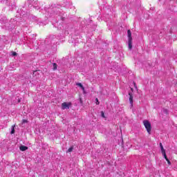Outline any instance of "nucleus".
Instances as JSON below:
<instances>
[{
  "instance_id": "12",
  "label": "nucleus",
  "mask_w": 177,
  "mask_h": 177,
  "mask_svg": "<svg viewBox=\"0 0 177 177\" xmlns=\"http://www.w3.org/2000/svg\"><path fill=\"white\" fill-rule=\"evenodd\" d=\"M162 113L163 114H168V111L167 109H163Z\"/></svg>"
},
{
  "instance_id": "10",
  "label": "nucleus",
  "mask_w": 177,
  "mask_h": 177,
  "mask_svg": "<svg viewBox=\"0 0 177 177\" xmlns=\"http://www.w3.org/2000/svg\"><path fill=\"white\" fill-rule=\"evenodd\" d=\"M53 70H57V64H53Z\"/></svg>"
},
{
  "instance_id": "6",
  "label": "nucleus",
  "mask_w": 177,
  "mask_h": 177,
  "mask_svg": "<svg viewBox=\"0 0 177 177\" xmlns=\"http://www.w3.org/2000/svg\"><path fill=\"white\" fill-rule=\"evenodd\" d=\"M127 35H128L129 40H132V32H131V30H128Z\"/></svg>"
},
{
  "instance_id": "5",
  "label": "nucleus",
  "mask_w": 177,
  "mask_h": 177,
  "mask_svg": "<svg viewBox=\"0 0 177 177\" xmlns=\"http://www.w3.org/2000/svg\"><path fill=\"white\" fill-rule=\"evenodd\" d=\"M77 86H79V88H81V89L83 91V93H86V91H85V87H84V86L82 85V84L81 83H77L76 84Z\"/></svg>"
},
{
  "instance_id": "7",
  "label": "nucleus",
  "mask_w": 177,
  "mask_h": 177,
  "mask_svg": "<svg viewBox=\"0 0 177 177\" xmlns=\"http://www.w3.org/2000/svg\"><path fill=\"white\" fill-rule=\"evenodd\" d=\"M19 149L21 150V151H26V150H28V147L24 146V145H21L20 147H19Z\"/></svg>"
},
{
  "instance_id": "16",
  "label": "nucleus",
  "mask_w": 177,
  "mask_h": 177,
  "mask_svg": "<svg viewBox=\"0 0 177 177\" xmlns=\"http://www.w3.org/2000/svg\"><path fill=\"white\" fill-rule=\"evenodd\" d=\"M23 124H26L28 122L27 120H22Z\"/></svg>"
},
{
  "instance_id": "15",
  "label": "nucleus",
  "mask_w": 177,
  "mask_h": 177,
  "mask_svg": "<svg viewBox=\"0 0 177 177\" xmlns=\"http://www.w3.org/2000/svg\"><path fill=\"white\" fill-rule=\"evenodd\" d=\"M96 104H99V99L95 98Z\"/></svg>"
},
{
  "instance_id": "4",
  "label": "nucleus",
  "mask_w": 177,
  "mask_h": 177,
  "mask_svg": "<svg viewBox=\"0 0 177 177\" xmlns=\"http://www.w3.org/2000/svg\"><path fill=\"white\" fill-rule=\"evenodd\" d=\"M160 147L161 153H162L163 157H165V156H167V153H165V149H164V147L162 146V143H160Z\"/></svg>"
},
{
  "instance_id": "17",
  "label": "nucleus",
  "mask_w": 177,
  "mask_h": 177,
  "mask_svg": "<svg viewBox=\"0 0 177 177\" xmlns=\"http://www.w3.org/2000/svg\"><path fill=\"white\" fill-rule=\"evenodd\" d=\"M17 53L16 52H12V56H16Z\"/></svg>"
},
{
  "instance_id": "1",
  "label": "nucleus",
  "mask_w": 177,
  "mask_h": 177,
  "mask_svg": "<svg viewBox=\"0 0 177 177\" xmlns=\"http://www.w3.org/2000/svg\"><path fill=\"white\" fill-rule=\"evenodd\" d=\"M142 124L149 135H151V123L147 120H145Z\"/></svg>"
},
{
  "instance_id": "13",
  "label": "nucleus",
  "mask_w": 177,
  "mask_h": 177,
  "mask_svg": "<svg viewBox=\"0 0 177 177\" xmlns=\"http://www.w3.org/2000/svg\"><path fill=\"white\" fill-rule=\"evenodd\" d=\"M73 151V147H71L68 149L67 153H71Z\"/></svg>"
},
{
  "instance_id": "14",
  "label": "nucleus",
  "mask_w": 177,
  "mask_h": 177,
  "mask_svg": "<svg viewBox=\"0 0 177 177\" xmlns=\"http://www.w3.org/2000/svg\"><path fill=\"white\" fill-rule=\"evenodd\" d=\"M101 115L103 118H104V112L101 111Z\"/></svg>"
},
{
  "instance_id": "9",
  "label": "nucleus",
  "mask_w": 177,
  "mask_h": 177,
  "mask_svg": "<svg viewBox=\"0 0 177 177\" xmlns=\"http://www.w3.org/2000/svg\"><path fill=\"white\" fill-rule=\"evenodd\" d=\"M163 157L166 160L169 165H171V161H169V159H168V158L167 157V155H165V156H163Z\"/></svg>"
},
{
  "instance_id": "11",
  "label": "nucleus",
  "mask_w": 177,
  "mask_h": 177,
  "mask_svg": "<svg viewBox=\"0 0 177 177\" xmlns=\"http://www.w3.org/2000/svg\"><path fill=\"white\" fill-rule=\"evenodd\" d=\"M11 133H12V134L15 133V126H12Z\"/></svg>"
},
{
  "instance_id": "8",
  "label": "nucleus",
  "mask_w": 177,
  "mask_h": 177,
  "mask_svg": "<svg viewBox=\"0 0 177 177\" xmlns=\"http://www.w3.org/2000/svg\"><path fill=\"white\" fill-rule=\"evenodd\" d=\"M128 44H129V49L131 50V49H132V40H129Z\"/></svg>"
},
{
  "instance_id": "3",
  "label": "nucleus",
  "mask_w": 177,
  "mask_h": 177,
  "mask_svg": "<svg viewBox=\"0 0 177 177\" xmlns=\"http://www.w3.org/2000/svg\"><path fill=\"white\" fill-rule=\"evenodd\" d=\"M129 101L131 104V107H133V95H132V93H129Z\"/></svg>"
},
{
  "instance_id": "2",
  "label": "nucleus",
  "mask_w": 177,
  "mask_h": 177,
  "mask_svg": "<svg viewBox=\"0 0 177 177\" xmlns=\"http://www.w3.org/2000/svg\"><path fill=\"white\" fill-rule=\"evenodd\" d=\"M71 107V102H63L62 104V110H66L67 109H70Z\"/></svg>"
}]
</instances>
